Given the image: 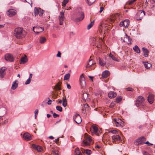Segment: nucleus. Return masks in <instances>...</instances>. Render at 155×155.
I'll list each match as a JSON object with an SVG mask.
<instances>
[{"label": "nucleus", "mask_w": 155, "mask_h": 155, "mask_svg": "<svg viewBox=\"0 0 155 155\" xmlns=\"http://www.w3.org/2000/svg\"><path fill=\"white\" fill-rule=\"evenodd\" d=\"M135 1L136 0H130V1H128L127 2V4L128 5H132Z\"/></svg>", "instance_id": "39"}, {"label": "nucleus", "mask_w": 155, "mask_h": 155, "mask_svg": "<svg viewBox=\"0 0 155 155\" xmlns=\"http://www.w3.org/2000/svg\"><path fill=\"white\" fill-rule=\"evenodd\" d=\"M80 81L81 86L82 87H84L86 84V82L85 81V78L83 74H82L80 77Z\"/></svg>", "instance_id": "13"}, {"label": "nucleus", "mask_w": 155, "mask_h": 155, "mask_svg": "<svg viewBox=\"0 0 155 155\" xmlns=\"http://www.w3.org/2000/svg\"><path fill=\"white\" fill-rule=\"evenodd\" d=\"M6 69L5 68H2L0 69V78H2L5 74V71Z\"/></svg>", "instance_id": "19"}, {"label": "nucleus", "mask_w": 155, "mask_h": 155, "mask_svg": "<svg viewBox=\"0 0 155 155\" xmlns=\"http://www.w3.org/2000/svg\"><path fill=\"white\" fill-rule=\"evenodd\" d=\"M34 146V147L36 148V149L38 152H41L42 150V147L41 146H36L35 145Z\"/></svg>", "instance_id": "31"}, {"label": "nucleus", "mask_w": 155, "mask_h": 155, "mask_svg": "<svg viewBox=\"0 0 155 155\" xmlns=\"http://www.w3.org/2000/svg\"><path fill=\"white\" fill-rule=\"evenodd\" d=\"M91 130L93 133L96 134L98 131V128L97 126L95 125H93L91 127Z\"/></svg>", "instance_id": "17"}, {"label": "nucleus", "mask_w": 155, "mask_h": 155, "mask_svg": "<svg viewBox=\"0 0 155 155\" xmlns=\"http://www.w3.org/2000/svg\"><path fill=\"white\" fill-rule=\"evenodd\" d=\"M147 101L150 104H152L154 101V96L151 94H150L147 97Z\"/></svg>", "instance_id": "14"}, {"label": "nucleus", "mask_w": 155, "mask_h": 155, "mask_svg": "<svg viewBox=\"0 0 155 155\" xmlns=\"http://www.w3.org/2000/svg\"><path fill=\"white\" fill-rule=\"evenodd\" d=\"M109 56L111 58L112 60H113L115 61H118V59L117 58L115 57L111 53H110Z\"/></svg>", "instance_id": "35"}, {"label": "nucleus", "mask_w": 155, "mask_h": 155, "mask_svg": "<svg viewBox=\"0 0 155 155\" xmlns=\"http://www.w3.org/2000/svg\"><path fill=\"white\" fill-rule=\"evenodd\" d=\"M62 102V105L64 107L67 106V100L66 97H63L62 100H60L58 101V103L60 104H61Z\"/></svg>", "instance_id": "18"}, {"label": "nucleus", "mask_w": 155, "mask_h": 155, "mask_svg": "<svg viewBox=\"0 0 155 155\" xmlns=\"http://www.w3.org/2000/svg\"><path fill=\"white\" fill-rule=\"evenodd\" d=\"M145 15V13L143 10L138 11L137 14L136 18L137 20H141Z\"/></svg>", "instance_id": "5"}, {"label": "nucleus", "mask_w": 155, "mask_h": 155, "mask_svg": "<svg viewBox=\"0 0 155 155\" xmlns=\"http://www.w3.org/2000/svg\"><path fill=\"white\" fill-rule=\"evenodd\" d=\"M108 96L110 98L115 97L117 96V93L114 91H110L108 94Z\"/></svg>", "instance_id": "21"}, {"label": "nucleus", "mask_w": 155, "mask_h": 155, "mask_svg": "<svg viewBox=\"0 0 155 155\" xmlns=\"http://www.w3.org/2000/svg\"><path fill=\"white\" fill-rule=\"evenodd\" d=\"M109 75V72L108 71L106 70L103 72L102 74V78H107Z\"/></svg>", "instance_id": "23"}, {"label": "nucleus", "mask_w": 155, "mask_h": 155, "mask_svg": "<svg viewBox=\"0 0 155 155\" xmlns=\"http://www.w3.org/2000/svg\"><path fill=\"white\" fill-rule=\"evenodd\" d=\"M144 143H145V144H148V146H150V145H153V144H151V143H150L148 141H147L145 143L144 142Z\"/></svg>", "instance_id": "52"}, {"label": "nucleus", "mask_w": 155, "mask_h": 155, "mask_svg": "<svg viewBox=\"0 0 155 155\" xmlns=\"http://www.w3.org/2000/svg\"><path fill=\"white\" fill-rule=\"evenodd\" d=\"M69 0H64L63 2H64L65 4H67Z\"/></svg>", "instance_id": "61"}, {"label": "nucleus", "mask_w": 155, "mask_h": 155, "mask_svg": "<svg viewBox=\"0 0 155 155\" xmlns=\"http://www.w3.org/2000/svg\"><path fill=\"white\" fill-rule=\"evenodd\" d=\"M145 68L147 69H149L151 67V64L147 62H143Z\"/></svg>", "instance_id": "28"}, {"label": "nucleus", "mask_w": 155, "mask_h": 155, "mask_svg": "<svg viewBox=\"0 0 155 155\" xmlns=\"http://www.w3.org/2000/svg\"><path fill=\"white\" fill-rule=\"evenodd\" d=\"M142 50L144 53V56L145 57H147L148 55L149 51L148 50L144 47L142 48Z\"/></svg>", "instance_id": "25"}, {"label": "nucleus", "mask_w": 155, "mask_h": 155, "mask_svg": "<svg viewBox=\"0 0 155 155\" xmlns=\"http://www.w3.org/2000/svg\"><path fill=\"white\" fill-rule=\"evenodd\" d=\"M52 153L53 155H59L58 152V151H52Z\"/></svg>", "instance_id": "43"}, {"label": "nucleus", "mask_w": 155, "mask_h": 155, "mask_svg": "<svg viewBox=\"0 0 155 155\" xmlns=\"http://www.w3.org/2000/svg\"><path fill=\"white\" fill-rule=\"evenodd\" d=\"M93 42H94L96 40V39L95 38H91Z\"/></svg>", "instance_id": "56"}, {"label": "nucleus", "mask_w": 155, "mask_h": 155, "mask_svg": "<svg viewBox=\"0 0 155 155\" xmlns=\"http://www.w3.org/2000/svg\"><path fill=\"white\" fill-rule=\"evenodd\" d=\"M70 74L69 73H68L65 74L64 77V80H68L70 78Z\"/></svg>", "instance_id": "34"}, {"label": "nucleus", "mask_w": 155, "mask_h": 155, "mask_svg": "<svg viewBox=\"0 0 155 155\" xmlns=\"http://www.w3.org/2000/svg\"><path fill=\"white\" fill-rule=\"evenodd\" d=\"M53 116L54 118H56L59 116V115L56 114L55 113H53Z\"/></svg>", "instance_id": "48"}, {"label": "nucleus", "mask_w": 155, "mask_h": 155, "mask_svg": "<svg viewBox=\"0 0 155 155\" xmlns=\"http://www.w3.org/2000/svg\"><path fill=\"white\" fill-rule=\"evenodd\" d=\"M73 119L75 122L78 124H80L82 121L81 117L79 114H75L73 117Z\"/></svg>", "instance_id": "8"}, {"label": "nucleus", "mask_w": 155, "mask_h": 155, "mask_svg": "<svg viewBox=\"0 0 155 155\" xmlns=\"http://www.w3.org/2000/svg\"><path fill=\"white\" fill-rule=\"evenodd\" d=\"M84 153H86L87 155H90L91 153L92 152L91 151L89 150L86 149L84 150Z\"/></svg>", "instance_id": "36"}, {"label": "nucleus", "mask_w": 155, "mask_h": 155, "mask_svg": "<svg viewBox=\"0 0 155 155\" xmlns=\"http://www.w3.org/2000/svg\"><path fill=\"white\" fill-rule=\"evenodd\" d=\"M146 139L143 137H141L137 139L134 142V143L136 145H142L144 143V140H145Z\"/></svg>", "instance_id": "6"}, {"label": "nucleus", "mask_w": 155, "mask_h": 155, "mask_svg": "<svg viewBox=\"0 0 155 155\" xmlns=\"http://www.w3.org/2000/svg\"><path fill=\"white\" fill-rule=\"evenodd\" d=\"M123 41L130 44H131V39H130V37L127 36L126 34H125L124 39Z\"/></svg>", "instance_id": "20"}, {"label": "nucleus", "mask_w": 155, "mask_h": 155, "mask_svg": "<svg viewBox=\"0 0 155 155\" xmlns=\"http://www.w3.org/2000/svg\"><path fill=\"white\" fill-rule=\"evenodd\" d=\"M127 21H121L120 23V26H125V23H126L127 22Z\"/></svg>", "instance_id": "44"}, {"label": "nucleus", "mask_w": 155, "mask_h": 155, "mask_svg": "<svg viewBox=\"0 0 155 155\" xmlns=\"http://www.w3.org/2000/svg\"><path fill=\"white\" fill-rule=\"evenodd\" d=\"M121 121V120L119 119H117L116 118L114 119L113 122L116 124V126L118 127L120 125V122Z\"/></svg>", "instance_id": "24"}, {"label": "nucleus", "mask_w": 155, "mask_h": 155, "mask_svg": "<svg viewBox=\"0 0 155 155\" xmlns=\"http://www.w3.org/2000/svg\"><path fill=\"white\" fill-rule=\"evenodd\" d=\"M114 105L115 104L114 103H112L110 104V107H112L114 106Z\"/></svg>", "instance_id": "54"}, {"label": "nucleus", "mask_w": 155, "mask_h": 155, "mask_svg": "<svg viewBox=\"0 0 155 155\" xmlns=\"http://www.w3.org/2000/svg\"><path fill=\"white\" fill-rule=\"evenodd\" d=\"M56 89L58 90H60L61 89V88L60 87V85L58 84H57L56 85Z\"/></svg>", "instance_id": "46"}, {"label": "nucleus", "mask_w": 155, "mask_h": 155, "mask_svg": "<svg viewBox=\"0 0 155 155\" xmlns=\"http://www.w3.org/2000/svg\"><path fill=\"white\" fill-rule=\"evenodd\" d=\"M61 53L59 51H58V53L56 55L57 57L60 58L61 57Z\"/></svg>", "instance_id": "50"}, {"label": "nucleus", "mask_w": 155, "mask_h": 155, "mask_svg": "<svg viewBox=\"0 0 155 155\" xmlns=\"http://www.w3.org/2000/svg\"><path fill=\"white\" fill-rule=\"evenodd\" d=\"M133 49L137 53H139L140 52V50L137 45H135L133 48Z\"/></svg>", "instance_id": "29"}, {"label": "nucleus", "mask_w": 155, "mask_h": 155, "mask_svg": "<svg viewBox=\"0 0 155 155\" xmlns=\"http://www.w3.org/2000/svg\"><path fill=\"white\" fill-rule=\"evenodd\" d=\"M18 81L16 80L13 82L11 87L12 89L15 90L17 87L18 85Z\"/></svg>", "instance_id": "22"}, {"label": "nucleus", "mask_w": 155, "mask_h": 155, "mask_svg": "<svg viewBox=\"0 0 155 155\" xmlns=\"http://www.w3.org/2000/svg\"><path fill=\"white\" fill-rule=\"evenodd\" d=\"M65 11H62L60 12V15L58 16V19L59 21V24L62 25L63 24V21L64 19V12Z\"/></svg>", "instance_id": "7"}, {"label": "nucleus", "mask_w": 155, "mask_h": 155, "mask_svg": "<svg viewBox=\"0 0 155 155\" xmlns=\"http://www.w3.org/2000/svg\"><path fill=\"white\" fill-rule=\"evenodd\" d=\"M116 102L117 103H118L120 101L122 100V98L121 96L117 97L116 98Z\"/></svg>", "instance_id": "40"}, {"label": "nucleus", "mask_w": 155, "mask_h": 155, "mask_svg": "<svg viewBox=\"0 0 155 155\" xmlns=\"http://www.w3.org/2000/svg\"><path fill=\"white\" fill-rule=\"evenodd\" d=\"M34 13L36 15H39L40 16H42L43 14V11L41 8H38L35 7V8Z\"/></svg>", "instance_id": "11"}, {"label": "nucleus", "mask_w": 155, "mask_h": 155, "mask_svg": "<svg viewBox=\"0 0 155 155\" xmlns=\"http://www.w3.org/2000/svg\"><path fill=\"white\" fill-rule=\"evenodd\" d=\"M92 139L91 138V136H88L86 137L85 140H84L81 143V146H82L85 147L86 146H88L92 143Z\"/></svg>", "instance_id": "3"}, {"label": "nucleus", "mask_w": 155, "mask_h": 155, "mask_svg": "<svg viewBox=\"0 0 155 155\" xmlns=\"http://www.w3.org/2000/svg\"><path fill=\"white\" fill-rule=\"evenodd\" d=\"M51 116V114H47V117L48 118H49Z\"/></svg>", "instance_id": "64"}, {"label": "nucleus", "mask_w": 155, "mask_h": 155, "mask_svg": "<svg viewBox=\"0 0 155 155\" xmlns=\"http://www.w3.org/2000/svg\"><path fill=\"white\" fill-rule=\"evenodd\" d=\"M95 148L100 149L101 148V147L99 145H97L95 146Z\"/></svg>", "instance_id": "59"}, {"label": "nucleus", "mask_w": 155, "mask_h": 155, "mask_svg": "<svg viewBox=\"0 0 155 155\" xmlns=\"http://www.w3.org/2000/svg\"><path fill=\"white\" fill-rule=\"evenodd\" d=\"M75 155H82V153L81 152L80 149L78 147H77L74 151Z\"/></svg>", "instance_id": "27"}, {"label": "nucleus", "mask_w": 155, "mask_h": 155, "mask_svg": "<svg viewBox=\"0 0 155 155\" xmlns=\"http://www.w3.org/2000/svg\"><path fill=\"white\" fill-rule=\"evenodd\" d=\"M89 94L86 93H84L82 94V98L85 100H87ZM88 99H89L88 98Z\"/></svg>", "instance_id": "30"}, {"label": "nucleus", "mask_w": 155, "mask_h": 155, "mask_svg": "<svg viewBox=\"0 0 155 155\" xmlns=\"http://www.w3.org/2000/svg\"><path fill=\"white\" fill-rule=\"evenodd\" d=\"M77 18L76 19V21H82L84 18V14L83 12L81 11H79L76 14Z\"/></svg>", "instance_id": "4"}, {"label": "nucleus", "mask_w": 155, "mask_h": 155, "mask_svg": "<svg viewBox=\"0 0 155 155\" xmlns=\"http://www.w3.org/2000/svg\"><path fill=\"white\" fill-rule=\"evenodd\" d=\"M127 89V90L128 91H133V89L131 87H128L126 88Z\"/></svg>", "instance_id": "51"}, {"label": "nucleus", "mask_w": 155, "mask_h": 155, "mask_svg": "<svg viewBox=\"0 0 155 155\" xmlns=\"http://www.w3.org/2000/svg\"><path fill=\"white\" fill-rule=\"evenodd\" d=\"M32 74H30L29 77L28 78H30V79L31 78H32Z\"/></svg>", "instance_id": "63"}, {"label": "nucleus", "mask_w": 155, "mask_h": 155, "mask_svg": "<svg viewBox=\"0 0 155 155\" xmlns=\"http://www.w3.org/2000/svg\"><path fill=\"white\" fill-rule=\"evenodd\" d=\"M46 38L44 37H41L40 39L39 42L41 44L44 43L46 41Z\"/></svg>", "instance_id": "33"}, {"label": "nucleus", "mask_w": 155, "mask_h": 155, "mask_svg": "<svg viewBox=\"0 0 155 155\" xmlns=\"http://www.w3.org/2000/svg\"><path fill=\"white\" fill-rule=\"evenodd\" d=\"M94 21H92L91 22V23L89 24L87 27V28L88 29H90L93 26L94 24Z\"/></svg>", "instance_id": "38"}, {"label": "nucleus", "mask_w": 155, "mask_h": 155, "mask_svg": "<svg viewBox=\"0 0 155 155\" xmlns=\"http://www.w3.org/2000/svg\"><path fill=\"white\" fill-rule=\"evenodd\" d=\"M109 132H111L113 134H117L118 133V131L117 130H113L110 131Z\"/></svg>", "instance_id": "45"}, {"label": "nucleus", "mask_w": 155, "mask_h": 155, "mask_svg": "<svg viewBox=\"0 0 155 155\" xmlns=\"http://www.w3.org/2000/svg\"><path fill=\"white\" fill-rule=\"evenodd\" d=\"M52 101L51 100L49 99V101H48L47 103L48 105H50L51 104Z\"/></svg>", "instance_id": "55"}, {"label": "nucleus", "mask_w": 155, "mask_h": 155, "mask_svg": "<svg viewBox=\"0 0 155 155\" xmlns=\"http://www.w3.org/2000/svg\"><path fill=\"white\" fill-rule=\"evenodd\" d=\"M38 109H36L35 110V118H36L37 117L36 115L38 114Z\"/></svg>", "instance_id": "47"}, {"label": "nucleus", "mask_w": 155, "mask_h": 155, "mask_svg": "<svg viewBox=\"0 0 155 155\" xmlns=\"http://www.w3.org/2000/svg\"><path fill=\"white\" fill-rule=\"evenodd\" d=\"M112 139L113 143H116L121 140L120 137L119 135H114L112 136Z\"/></svg>", "instance_id": "10"}, {"label": "nucleus", "mask_w": 155, "mask_h": 155, "mask_svg": "<svg viewBox=\"0 0 155 155\" xmlns=\"http://www.w3.org/2000/svg\"><path fill=\"white\" fill-rule=\"evenodd\" d=\"M93 60L92 59L90 60L87 63V64L86 65V67L89 68L91 67L92 65L94 64L95 63L93 62Z\"/></svg>", "instance_id": "26"}, {"label": "nucleus", "mask_w": 155, "mask_h": 155, "mask_svg": "<svg viewBox=\"0 0 155 155\" xmlns=\"http://www.w3.org/2000/svg\"><path fill=\"white\" fill-rule=\"evenodd\" d=\"M67 4H65V3L62 2V6L63 7H65L66 6V5Z\"/></svg>", "instance_id": "60"}, {"label": "nucleus", "mask_w": 155, "mask_h": 155, "mask_svg": "<svg viewBox=\"0 0 155 155\" xmlns=\"http://www.w3.org/2000/svg\"><path fill=\"white\" fill-rule=\"evenodd\" d=\"M99 63L102 66H104L106 64L104 62H103L102 60L100 58L99 61Z\"/></svg>", "instance_id": "41"}, {"label": "nucleus", "mask_w": 155, "mask_h": 155, "mask_svg": "<svg viewBox=\"0 0 155 155\" xmlns=\"http://www.w3.org/2000/svg\"><path fill=\"white\" fill-rule=\"evenodd\" d=\"M104 9V7H101L100 8V10L99 11V13H101L102 12V11H103Z\"/></svg>", "instance_id": "53"}, {"label": "nucleus", "mask_w": 155, "mask_h": 155, "mask_svg": "<svg viewBox=\"0 0 155 155\" xmlns=\"http://www.w3.org/2000/svg\"><path fill=\"white\" fill-rule=\"evenodd\" d=\"M7 14L9 16H12L16 14V11L12 9L8 10L7 12Z\"/></svg>", "instance_id": "16"}, {"label": "nucleus", "mask_w": 155, "mask_h": 155, "mask_svg": "<svg viewBox=\"0 0 155 155\" xmlns=\"http://www.w3.org/2000/svg\"><path fill=\"white\" fill-rule=\"evenodd\" d=\"M136 105L137 107H143L145 105L144 97L142 96H139L137 98Z\"/></svg>", "instance_id": "2"}, {"label": "nucleus", "mask_w": 155, "mask_h": 155, "mask_svg": "<svg viewBox=\"0 0 155 155\" xmlns=\"http://www.w3.org/2000/svg\"><path fill=\"white\" fill-rule=\"evenodd\" d=\"M67 87L68 89H70L71 88V86L69 84H67Z\"/></svg>", "instance_id": "57"}, {"label": "nucleus", "mask_w": 155, "mask_h": 155, "mask_svg": "<svg viewBox=\"0 0 155 155\" xmlns=\"http://www.w3.org/2000/svg\"><path fill=\"white\" fill-rule=\"evenodd\" d=\"M33 31L37 34L44 31V28L43 27H40L39 26L34 27L33 28Z\"/></svg>", "instance_id": "9"}, {"label": "nucleus", "mask_w": 155, "mask_h": 155, "mask_svg": "<svg viewBox=\"0 0 155 155\" xmlns=\"http://www.w3.org/2000/svg\"><path fill=\"white\" fill-rule=\"evenodd\" d=\"M23 136L25 140L27 141L30 140L31 139L30 134L28 133L24 134Z\"/></svg>", "instance_id": "15"}, {"label": "nucleus", "mask_w": 155, "mask_h": 155, "mask_svg": "<svg viewBox=\"0 0 155 155\" xmlns=\"http://www.w3.org/2000/svg\"><path fill=\"white\" fill-rule=\"evenodd\" d=\"M31 82V79L30 78H28L27 80L26 81L25 83V84H29Z\"/></svg>", "instance_id": "49"}, {"label": "nucleus", "mask_w": 155, "mask_h": 155, "mask_svg": "<svg viewBox=\"0 0 155 155\" xmlns=\"http://www.w3.org/2000/svg\"><path fill=\"white\" fill-rule=\"evenodd\" d=\"M49 138L50 139H51V140L53 139H54V137H53L52 136H50L49 137Z\"/></svg>", "instance_id": "62"}, {"label": "nucleus", "mask_w": 155, "mask_h": 155, "mask_svg": "<svg viewBox=\"0 0 155 155\" xmlns=\"http://www.w3.org/2000/svg\"><path fill=\"white\" fill-rule=\"evenodd\" d=\"M21 62L24 64L27 61V59L26 56L22 57L21 58Z\"/></svg>", "instance_id": "32"}, {"label": "nucleus", "mask_w": 155, "mask_h": 155, "mask_svg": "<svg viewBox=\"0 0 155 155\" xmlns=\"http://www.w3.org/2000/svg\"><path fill=\"white\" fill-rule=\"evenodd\" d=\"M26 34V32L21 28H16L14 31V35L15 37L19 39L24 38Z\"/></svg>", "instance_id": "1"}, {"label": "nucleus", "mask_w": 155, "mask_h": 155, "mask_svg": "<svg viewBox=\"0 0 155 155\" xmlns=\"http://www.w3.org/2000/svg\"><path fill=\"white\" fill-rule=\"evenodd\" d=\"M56 109L58 110L61 112L62 110V107L61 106H57L56 107Z\"/></svg>", "instance_id": "42"}, {"label": "nucleus", "mask_w": 155, "mask_h": 155, "mask_svg": "<svg viewBox=\"0 0 155 155\" xmlns=\"http://www.w3.org/2000/svg\"><path fill=\"white\" fill-rule=\"evenodd\" d=\"M59 138H58L56 139L55 140H54V142L57 143L58 142V141H59Z\"/></svg>", "instance_id": "58"}, {"label": "nucleus", "mask_w": 155, "mask_h": 155, "mask_svg": "<svg viewBox=\"0 0 155 155\" xmlns=\"http://www.w3.org/2000/svg\"><path fill=\"white\" fill-rule=\"evenodd\" d=\"M5 59L6 61L10 62H12L14 60V58L12 55L9 54H5Z\"/></svg>", "instance_id": "12"}, {"label": "nucleus", "mask_w": 155, "mask_h": 155, "mask_svg": "<svg viewBox=\"0 0 155 155\" xmlns=\"http://www.w3.org/2000/svg\"><path fill=\"white\" fill-rule=\"evenodd\" d=\"M88 4L89 5H92L95 1L96 0H87Z\"/></svg>", "instance_id": "37"}]
</instances>
